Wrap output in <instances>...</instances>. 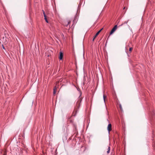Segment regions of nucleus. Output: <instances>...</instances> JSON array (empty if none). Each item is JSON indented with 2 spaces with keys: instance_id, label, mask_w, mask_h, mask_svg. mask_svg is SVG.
I'll return each instance as SVG.
<instances>
[{
  "instance_id": "obj_1",
  "label": "nucleus",
  "mask_w": 155,
  "mask_h": 155,
  "mask_svg": "<svg viewBox=\"0 0 155 155\" xmlns=\"http://www.w3.org/2000/svg\"><path fill=\"white\" fill-rule=\"evenodd\" d=\"M117 25H115L112 29L110 32V34L112 35L117 29Z\"/></svg>"
},
{
  "instance_id": "obj_2",
  "label": "nucleus",
  "mask_w": 155,
  "mask_h": 155,
  "mask_svg": "<svg viewBox=\"0 0 155 155\" xmlns=\"http://www.w3.org/2000/svg\"><path fill=\"white\" fill-rule=\"evenodd\" d=\"M107 130L108 131V133L109 134L111 130V124H109L107 126Z\"/></svg>"
},
{
  "instance_id": "obj_3",
  "label": "nucleus",
  "mask_w": 155,
  "mask_h": 155,
  "mask_svg": "<svg viewBox=\"0 0 155 155\" xmlns=\"http://www.w3.org/2000/svg\"><path fill=\"white\" fill-rule=\"evenodd\" d=\"M63 57V53L62 52H60V55L59 57V59L60 60H61L62 59Z\"/></svg>"
},
{
  "instance_id": "obj_4",
  "label": "nucleus",
  "mask_w": 155,
  "mask_h": 155,
  "mask_svg": "<svg viewBox=\"0 0 155 155\" xmlns=\"http://www.w3.org/2000/svg\"><path fill=\"white\" fill-rule=\"evenodd\" d=\"M103 29V28L101 29L94 36V38H96V37L98 35L99 33L101 31V30Z\"/></svg>"
},
{
  "instance_id": "obj_5",
  "label": "nucleus",
  "mask_w": 155,
  "mask_h": 155,
  "mask_svg": "<svg viewBox=\"0 0 155 155\" xmlns=\"http://www.w3.org/2000/svg\"><path fill=\"white\" fill-rule=\"evenodd\" d=\"M44 17H45V21L47 22V23H48V21L47 20V19L46 18V15H45V14H44Z\"/></svg>"
},
{
  "instance_id": "obj_6",
  "label": "nucleus",
  "mask_w": 155,
  "mask_h": 155,
  "mask_svg": "<svg viewBox=\"0 0 155 155\" xmlns=\"http://www.w3.org/2000/svg\"><path fill=\"white\" fill-rule=\"evenodd\" d=\"M110 147H109L108 148V150L107 151V153H110Z\"/></svg>"
},
{
  "instance_id": "obj_7",
  "label": "nucleus",
  "mask_w": 155,
  "mask_h": 155,
  "mask_svg": "<svg viewBox=\"0 0 155 155\" xmlns=\"http://www.w3.org/2000/svg\"><path fill=\"white\" fill-rule=\"evenodd\" d=\"M106 97V96L104 95H103V99L104 103H105V98Z\"/></svg>"
},
{
  "instance_id": "obj_8",
  "label": "nucleus",
  "mask_w": 155,
  "mask_h": 155,
  "mask_svg": "<svg viewBox=\"0 0 155 155\" xmlns=\"http://www.w3.org/2000/svg\"><path fill=\"white\" fill-rule=\"evenodd\" d=\"M56 92V91H55V88L54 89V91H53V94H55Z\"/></svg>"
},
{
  "instance_id": "obj_9",
  "label": "nucleus",
  "mask_w": 155,
  "mask_h": 155,
  "mask_svg": "<svg viewBox=\"0 0 155 155\" xmlns=\"http://www.w3.org/2000/svg\"><path fill=\"white\" fill-rule=\"evenodd\" d=\"M70 23H71V22H70V21H68V24H67V25H66V26H68V25L69 24H70Z\"/></svg>"
},
{
  "instance_id": "obj_10",
  "label": "nucleus",
  "mask_w": 155,
  "mask_h": 155,
  "mask_svg": "<svg viewBox=\"0 0 155 155\" xmlns=\"http://www.w3.org/2000/svg\"><path fill=\"white\" fill-rule=\"evenodd\" d=\"M132 49V48H129V50L130 51H131Z\"/></svg>"
},
{
  "instance_id": "obj_11",
  "label": "nucleus",
  "mask_w": 155,
  "mask_h": 155,
  "mask_svg": "<svg viewBox=\"0 0 155 155\" xmlns=\"http://www.w3.org/2000/svg\"><path fill=\"white\" fill-rule=\"evenodd\" d=\"M120 107L121 110L122 109V107H121V105L120 104Z\"/></svg>"
},
{
  "instance_id": "obj_12",
  "label": "nucleus",
  "mask_w": 155,
  "mask_h": 155,
  "mask_svg": "<svg viewBox=\"0 0 155 155\" xmlns=\"http://www.w3.org/2000/svg\"><path fill=\"white\" fill-rule=\"evenodd\" d=\"M43 12L44 15V14H45V12L44 11V10H43Z\"/></svg>"
},
{
  "instance_id": "obj_13",
  "label": "nucleus",
  "mask_w": 155,
  "mask_h": 155,
  "mask_svg": "<svg viewBox=\"0 0 155 155\" xmlns=\"http://www.w3.org/2000/svg\"><path fill=\"white\" fill-rule=\"evenodd\" d=\"M95 38H94H94H93V40H92V41H93L94 40V39H95Z\"/></svg>"
},
{
  "instance_id": "obj_14",
  "label": "nucleus",
  "mask_w": 155,
  "mask_h": 155,
  "mask_svg": "<svg viewBox=\"0 0 155 155\" xmlns=\"http://www.w3.org/2000/svg\"><path fill=\"white\" fill-rule=\"evenodd\" d=\"M127 21H125L124 22V23L127 24Z\"/></svg>"
},
{
  "instance_id": "obj_15",
  "label": "nucleus",
  "mask_w": 155,
  "mask_h": 155,
  "mask_svg": "<svg viewBox=\"0 0 155 155\" xmlns=\"http://www.w3.org/2000/svg\"><path fill=\"white\" fill-rule=\"evenodd\" d=\"M2 46H3V48L4 49H5V48L3 46V45H2Z\"/></svg>"
},
{
  "instance_id": "obj_16",
  "label": "nucleus",
  "mask_w": 155,
  "mask_h": 155,
  "mask_svg": "<svg viewBox=\"0 0 155 155\" xmlns=\"http://www.w3.org/2000/svg\"><path fill=\"white\" fill-rule=\"evenodd\" d=\"M122 25H123V24H122L121 25H120V26H119H119H121Z\"/></svg>"
},
{
  "instance_id": "obj_17",
  "label": "nucleus",
  "mask_w": 155,
  "mask_h": 155,
  "mask_svg": "<svg viewBox=\"0 0 155 155\" xmlns=\"http://www.w3.org/2000/svg\"><path fill=\"white\" fill-rule=\"evenodd\" d=\"M125 8V7H124V9Z\"/></svg>"
},
{
  "instance_id": "obj_18",
  "label": "nucleus",
  "mask_w": 155,
  "mask_h": 155,
  "mask_svg": "<svg viewBox=\"0 0 155 155\" xmlns=\"http://www.w3.org/2000/svg\"><path fill=\"white\" fill-rule=\"evenodd\" d=\"M107 120L108 121H109L108 120V119H107Z\"/></svg>"
},
{
  "instance_id": "obj_19",
  "label": "nucleus",
  "mask_w": 155,
  "mask_h": 155,
  "mask_svg": "<svg viewBox=\"0 0 155 155\" xmlns=\"http://www.w3.org/2000/svg\"><path fill=\"white\" fill-rule=\"evenodd\" d=\"M3 155H5V154H4Z\"/></svg>"
}]
</instances>
